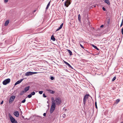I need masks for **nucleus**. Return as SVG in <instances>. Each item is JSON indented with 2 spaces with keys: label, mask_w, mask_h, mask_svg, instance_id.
Returning <instances> with one entry per match:
<instances>
[{
  "label": "nucleus",
  "mask_w": 123,
  "mask_h": 123,
  "mask_svg": "<svg viewBox=\"0 0 123 123\" xmlns=\"http://www.w3.org/2000/svg\"><path fill=\"white\" fill-rule=\"evenodd\" d=\"M51 100H53V102H55V103L56 105H59L61 103L62 100L61 98L59 97H56L55 99L54 100L53 97L51 98Z\"/></svg>",
  "instance_id": "1"
},
{
  "label": "nucleus",
  "mask_w": 123,
  "mask_h": 123,
  "mask_svg": "<svg viewBox=\"0 0 123 123\" xmlns=\"http://www.w3.org/2000/svg\"><path fill=\"white\" fill-rule=\"evenodd\" d=\"M9 117L10 121L12 123H18L15 120V119L12 117L10 114L9 115Z\"/></svg>",
  "instance_id": "2"
},
{
  "label": "nucleus",
  "mask_w": 123,
  "mask_h": 123,
  "mask_svg": "<svg viewBox=\"0 0 123 123\" xmlns=\"http://www.w3.org/2000/svg\"><path fill=\"white\" fill-rule=\"evenodd\" d=\"M37 72H26L25 74V75L27 76H29L34 74H37Z\"/></svg>",
  "instance_id": "3"
},
{
  "label": "nucleus",
  "mask_w": 123,
  "mask_h": 123,
  "mask_svg": "<svg viewBox=\"0 0 123 123\" xmlns=\"http://www.w3.org/2000/svg\"><path fill=\"white\" fill-rule=\"evenodd\" d=\"M10 81V79L8 78L4 80L3 82V84L4 85H6L9 83Z\"/></svg>",
  "instance_id": "4"
},
{
  "label": "nucleus",
  "mask_w": 123,
  "mask_h": 123,
  "mask_svg": "<svg viewBox=\"0 0 123 123\" xmlns=\"http://www.w3.org/2000/svg\"><path fill=\"white\" fill-rule=\"evenodd\" d=\"M15 98V96H14L12 95L11 96L9 101V103L11 104L14 100Z\"/></svg>",
  "instance_id": "5"
},
{
  "label": "nucleus",
  "mask_w": 123,
  "mask_h": 123,
  "mask_svg": "<svg viewBox=\"0 0 123 123\" xmlns=\"http://www.w3.org/2000/svg\"><path fill=\"white\" fill-rule=\"evenodd\" d=\"M71 3L69 0H66L65 3L64 5L66 7H67Z\"/></svg>",
  "instance_id": "6"
},
{
  "label": "nucleus",
  "mask_w": 123,
  "mask_h": 123,
  "mask_svg": "<svg viewBox=\"0 0 123 123\" xmlns=\"http://www.w3.org/2000/svg\"><path fill=\"white\" fill-rule=\"evenodd\" d=\"M52 105H51V108L55 109L56 107V104L55 103L53 102V100H52Z\"/></svg>",
  "instance_id": "7"
},
{
  "label": "nucleus",
  "mask_w": 123,
  "mask_h": 123,
  "mask_svg": "<svg viewBox=\"0 0 123 123\" xmlns=\"http://www.w3.org/2000/svg\"><path fill=\"white\" fill-rule=\"evenodd\" d=\"M23 80V79H22L19 80H18L14 84L15 86H16V85L20 83Z\"/></svg>",
  "instance_id": "8"
},
{
  "label": "nucleus",
  "mask_w": 123,
  "mask_h": 123,
  "mask_svg": "<svg viewBox=\"0 0 123 123\" xmlns=\"http://www.w3.org/2000/svg\"><path fill=\"white\" fill-rule=\"evenodd\" d=\"M13 114L17 117H18L19 116V113L18 111L14 112Z\"/></svg>",
  "instance_id": "9"
},
{
  "label": "nucleus",
  "mask_w": 123,
  "mask_h": 123,
  "mask_svg": "<svg viewBox=\"0 0 123 123\" xmlns=\"http://www.w3.org/2000/svg\"><path fill=\"white\" fill-rule=\"evenodd\" d=\"M30 86H27L26 87L24 88V91L26 92L27 91H28L29 89Z\"/></svg>",
  "instance_id": "10"
},
{
  "label": "nucleus",
  "mask_w": 123,
  "mask_h": 123,
  "mask_svg": "<svg viewBox=\"0 0 123 123\" xmlns=\"http://www.w3.org/2000/svg\"><path fill=\"white\" fill-rule=\"evenodd\" d=\"M46 91L49 92L51 94H54L55 92L54 91L50 89H47Z\"/></svg>",
  "instance_id": "11"
},
{
  "label": "nucleus",
  "mask_w": 123,
  "mask_h": 123,
  "mask_svg": "<svg viewBox=\"0 0 123 123\" xmlns=\"http://www.w3.org/2000/svg\"><path fill=\"white\" fill-rule=\"evenodd\" d=\"M91 97L89 94H86L84 96V98L87 99L88 98V96Z\"/></svg>",
  "instance_id": "12"
},
{
  "label": "nucleus",
  "mask_w": 123,
  "mask_h": 123,
  "mask_svg": "<svg viewBox=\"0 0 123 123\" xmlns=\"http://www.w3.org/2000/svg\"><path fill=\"white\" fill-rule=\"evenodd\" d=\"M104 1L105 3H107L108 5H110V3L109 0H105Z\"/></svg>",
  "instance_id": "13"
},
{
  "label": "nucleus",
  "mask_w": 123,
  "mask_h": 123,
  "mask_svg": "<svg viewBox=\"0 0 123 123\" xmlns=\"http://www.w3.org/2000/svg\"><path fill=\"white\" fill-rule=\"evenodd\" d=\"M69 54L70 55H72V51L70 50L67 49V50Z\"/></svg>",
  "instance_id": "14"
},
{
  "label": "nucleus",
  "mask_w": 123,
  "mask_h": 123,
  "mask_svg": "<svg viewBox=\"0 0 123 123\" xmlns=\"http://www.w3.org/2000/svg\"><path fill=\"white\" fill-rule=\"evenodd\" d=\"M9 23V20H7L6 21L5 23V26H7Z\"/></svg>",
  "instance_id": "15"
},
{
  "label": "nucleus",
  "mask_w": 123,
  "mask_h": 123,
  "mask_svg": "<svg viewBox=\"0 0 123 123\" xmlns=\"http://www.w3.org/2000/svg\"><path fill=\"white\" fill-rule=\"evenodd\" d=\"M55 109L51 108L50 109V112L51 114L55 110Z\"/></svg>",
  "instance_id": "16"
},
{
  "label": "nucleus",
  "mask_w": 123,
  "mask_h": 123,
  "mask_svg": "<svg viewBox=\"0 0 123 123\" xmlns=\"http://www.w3.org/2000/svg\"><path fill=\"white\" fill-rule=\"evenodd\" d=\"M25 93V92L24 91H22L20 92V95H22Z\"/></svg>",
  "instance_id": "17"
},
{
  "label": "nucleus",
  "mask_w": 123,
  "mask_h": 123,
  "mask_svg": "<svg viewBox=\"0 0 123 123\" xmlns=\"http://www.w3.org/2000/svg\"><path fill=\"white\" fill-rule=\"evenodd\" d=\"M51 39L53 40V41H55V38L54 37L53 35H52L51 37Z\"/></svg>",
  "instance_id": "18"
},
{
  "label": "nucleus",
  "mask_w": 123,
  "mask_h": 123,
  "mask_svg": "<svg viewBox=\"0 0 123 123\" xmlns=\"http://www.w3.org/2000/svg\"><path fill=\"white\" fill-rule=\"evenodd\" d=\"M101 35V33H97L95 35V36L96 37H97L98 36H100Z\"/></svg>",
  "instance_id": "19"
},
{
  "label": "nucleus",
  "mask_w": 123,
  "mask_h": 123,
  "mask_svg": "<svg viewBox=\"0 0 123 123\" xmlns=\"http://www.w3.org/2000/svg\"><path fill=\"white\" fill-rule=\"evenodd\" d=\"M87 99H85V98H83V104L84 105H85V104L86 103V101Z\"/></svg>",
  "instance_id": "20"
},
{
  "label": "nucleus",
  "mask_w": 123,
  "mask_h": 123,
  "mask_svg": "<svg viewBox=\"0 0 123 123\" xmlns=\"http://www.w3.org/2000/svg\"><path fill=\"white\" fill-rule=\"evenodd\" d=\"M92 46H93V47L95 49H97V50H99V49L96 46H95L93 44H92Z\"/></svg>",
  "instance_id": "21"
},
{
  "label": "nucleus",
  "mask_w": 123,
  "mask_h": 123,
  "mask_svg": "<svg viewBox=\"0 0 123 123\" xmlns=\"http://www.w3.org/2000/svg\"><path fill=\"white\" fill-rule=\"evenodd\" d=\"M50 2H49V3H48V4L47 6V7L46 8V10L48 9L49 7V6H50Z\"/></svg>",
  "instance_id": "22"
},
{
  "label": "nucleus",
  "mask_w": 123,
  "mask_h": 123,
  "mask_svg": "<svg viewBox=\"0 0 123 123\" xmlns=\"http://www.w3.org/2000/svg\"><path fill=\"white\" fill-rule=\"evenodd\" d=\"M78 19H79V21H81V16H80V14H79L78 15Z\"/></svg>",
  "instance_id": "23"
},
{
  "label": "nucleus",
  "mask_w": 123,
  "mask_h": 123,
  "mask_svg": "<svg viewBox=\"0 0 123 123\" xmlns=\"http://www.w3.org/2000/svg\"><path fill=\"white\" fill-rule=\"evenodd\" d=\"M67 65L70 68H71L72 69H73V67L68 63L67 64Z\"/></svg>",
  "instance_id": "24"
},
{
  "label": "nucleus",
  "mask_w": 123,
  "mask_h": 123,
  "mask_svg": "<svg viewBox=\"0 0 123 123\" xmlns=\"http://www.w3.org/2000/svg\"><path fill=\"white\" fill-rule=\"evenodd\" d=\"M120 101V99H118L116 100V104H117L118 102H119Z\"/></svg>",
  "instance_id": "25"
},
{
  "label": "nucleus",
  "mask_w": 123,
  "mask_h": 123,
  "mask_svg": "<svg viewBox=\"0 0 123 123\" xmlns=\"http://www.w3.org/2000/svg\"><path fill=\"white\" fill-rule=\"evenodd\" d=\"M32 95L30 94L27 96V97L29 98H31L32 97Z\"/></svg>",
  "instance_id": "26"
},
{
  "label": "nucleus",
  "mask_w": 123,
  "mask_h": 123,
  "mask_svg": "<svg viewBox=\"0 0 123 123\" xmlns=\"http://www.w3.org/2000/svg\"><path fill=\"white\" fill-rule=\"evenodd\" d=\"M31 94L32 95H33L35 94V93L34 92H33L31 93Z\"/></svg>",
  "instance_id": "27"
},
{
  "label": "nucleus",
  "mask_w": 123,
  "mask_h": 123,
  "mask_svg": "<svg viewBox=\"0 0 123 123\" xmlns=\"http://www.w3.org/2000/svg\"><path fill=\"white\" fill-rule=\"evenodd\" d=\"M116 76H115V77H114L112 79V81H114V80H115V79H116Z\"/></svg>",
  "instance_id": "28"
},
{
  "label": "nucleus",
  "mask_w": 123,
  "mask_h": 123,
  "mask_svg": "<svg viewBox=\"0 0 123 123\" xmlns=\"http://www.w3.org/2000/svg\"><path fill=\"white\" fill-rule=\"evenodd\" d=\"M63 23H62L60 25V26L59 27L61 29L62 28L63 26Z\"/></svg>",
  "instance_id": "29"
},
{
  "label": "nucleus",
  "mask_w": 123,
  "mask_h": 123,
  "mask_svg": "<svg viewBox=\"0 0 123 123\" xmlns=\"http://www.w3.org/2000/svg\"><path fill=\"white\" fill-rule=\"evenodd\" d=\"M123 25V19H122V22L121 23V25H120V27H121Z\"/></svg>",
  "instance_id": "30"
},
{
  "label": "nucleus",
  "mask_w": 123,
  "mask_h": 123,
  "mask_svg": "<svg viewBox=\"0 0 123 123\" xmlns=\"http://www.w3.org/2000/svg\"><path fill=\"white\" fill-rule=\"evenodd\" d=\"M95 106L96 108L97 109L98 108H97V102L96 101V102H95Z\"/></svg>",
  "instance_id": "31"
},
{
  "label": "nucleus",
  "mask_w": 123,
  "mask_h": 123,
  "mask_svg": "<svg viewBox=\"0 0 123 123\" xmlns=\"http://www.w3.org/2000/svg\"><path fill=\"white\" fill-rule=\"evenodd\" d=\"M66 114H64L62 115V117L63 118H65L66 117Z\"/></svg>",
  "instance_id": "32"
},
{
  "label": "nucleus",
  "mask_w": 123,
  "mask_h": 123,
  "mask_svg": "<svg viewBox=\"0 0 123 123\" xmlns=\"http://www.w3.org/2000/svg\"><path fill=\"white\" fill-rule=\"evenodd\" d=\"M50 79L51 80H53L54 79V78L53 76H51Z\"/></svg>",
  "instance_id": "33"
},
{
  "label": "nucleus",
  "mask_w": 123,
  "mask_h": 123,
  "mask_svg": "<svg viewBox=\"0 0 123 123\" xmlns=\"http://www.w3.org/2000/svg\"><path fill=\"white\" fill-rule=\"evenodd\" d=\"M39 93L40 94H42L43 93V91H39Z\"/></svg>",
  "instance_id": "34"
},
{
  "label": "nucleus",
  "mask_w": 123,
  "mask_h": 123,
  "mask_svg": "<svg viewBox=\"0 0 123 123\" xmlns=\"http://www.w3.org/2000/svg\"><path fill=\"white\" fill-rule=\"evenodd\" d=\"M25 101H26V100H25V99H24V100H23L22 101L21 103H24L25 102Z\"/></svg>",
  "instance_id": "35"
},
{
  "label": "nucleus",
  "mask_w": 123,
  "mask_h": 123,
  "mask_svg": "<svg viewBox=\"0 0 123 123\" xmlns=\"http://www.w3.org/2000/svg\"><path fill=\"white\" fill-rule=\"evenodd\" d=\"M80 47H81L82 48H83V49H84V47L81 44H80Z\"/></svg>",
  "instance_id": "36"
},
{
  "label": "nucleus",
  "mask_w": 123,
  "mask_h": 123,
  "mask_svg": "<svg viewBox=\"0 0 123 123\" xmlns=\"http://www.w3.org/2000/svg\"><path fill=\"white\" fill-rule=\"evenodd\" d=\"M61 29L59 27L58 29H57L56 30V31H57L60 30Z\"/></svg>",
  "instance_id": "37"
},
{
  "label": "nucleus",
  "mask_w": 123,
  "mask_h": 123,
  "mask_svg": "<svg viewBox=\"0 0 123 123\" xmlns=\"http://www.w3.org/2000/svg\"><path fill=\"white\" fill-rule=\"evenodd\" d=\"M43 96L44 97V98H46V97L47 96L46 95H45V94H44V93H43Z\"/></svg>",
  "instance_id": "38"
},
{
  "label": "nucleus",
  "mask_w": 123,
  "mask_h": 123,
  "mask_svg": "<svg viewBox=\"0 0 123 123\" xmlns=\"http://www.w3.org/2000/svg\"><path fill=\"white\" fill-rule=\"evenodd\" d=\"M121 33L122 34H123V27L121 29Z\"/></svg>",
  "instance_id": "39"
},
{
  "label": "nucleus",
  "mask_w": 123,
  "mask_h": 123,
  "mask_svg": "<svg viewBox=\"0 0 123 123\" xmlns=\"http://www.w3.org/2000/svg\"><path fill=\"white\" fill-rule=\"evenodd\" d=\"M102 9L104 11H105L106 10L105 8L104 7H102Z\"/></svg>",
  "instance_id": "40"
},
{
  "label": "nucleus",
  "mask_w": 123,
  "mask_h": 123,
  "mask_svg": "<svg viewBox=\"0 0 123 123\" xmlns=\"http://www.w3.org/2000/svg\"><path fill=\"white\" fill-rule=\"evenodd\" d=\"M64 62L67 65V64L68 63L67 62L65 61H64Z\"/></svg>",
  "instance_id": "41"
},
{
  "label": "nucleus",
  "mask_w": 123,
  "mask_h": 123,
  "mask_svg": "<svg viewBox=\"0 0 123 123\" xmlns=\"http://www.w3.org/2000/svg\"><path fill=\"white\" fill-rule=\"evenodd\" d=\"M8 0H5L4 2L5 3H6L8 2Z\"/></svg>",
  "instance_id": "42"
},
{
  "label": "nucleus",
  "mask_w": 123,
  "mask_h": 123,
  "mask_svg": "<svg viewBox=\"0 0 123 123\" xmlns=\"http://www.w3.org/2000/svg\"><path fill=\"white\" fill-rule=\"evenodd\" d=\"M3 100L1 102H0V104L1 105L3 104Z\"/></svg>",
  "instance_id": "43"
},
{
  "label": "nucleus",
  "mask_w": 123,
  "mask_h": 123,
  "mask_svg": "<svg viewBox=\"0 0 123 123\" xmlns=\"http://www.w3.org/2000/svg\"><path fill=\"white\" fill-rule=\"evenodd\" d=\"M110 22V20L109 19V20H108V22H107V23L108 24H109Z\"/></svg>",
  "instance_id": "44"
},
{
  "label": "nucleus",
  "mask_w": 123,
  "mask_h": 123,
  "mask_svg": "<svg viewBox=\"0 0 123 123\" xmlns=\"http://www.w3.org/2000/svg\"><path fill=\"white\" fill-rule=\"evenodd\" d=\"M43 116H46V113H44L43 114Z\"/></svg>",
  "instance_id": "45"
},
{
  "label": "nucleus",
  "mask_w": 123,
  "mask_h": 123,
  "mask_svg": "<svg viewBox=\"0 0 123 123\" xmlns=\"http://www.w3.org/2000/svg\"><path fill=\"white\" fill-rule=\"evenodd\" d=\"M104 27V25H101L100 26V27Z\"/></svg>",
  "instance_id": "46"
},
{
  "label": "nucleus",
  "mask_w": 123,
  "mask_h": 123,
  "mask_svg": "<svg viewBox=\"0 0 123 123\" xmlns=\"http://www.w3.org/2000/svg\"><path fill=\"white\" fill-rule=\"evenodd\" d=\"M22 118H24V117H23V116L22 117Z\"/></svg>",
  "instance_id": "47"
},
{
  "label": "nucleus",
  "mask_w": 123,
  "mask_h": 123,
  "mask_svg": "<svg viewBox=\"0 0 123 123\" xmlns=\"http://www.w3.org/2000/svg\"><path fill=\"white\" fill-rule=\"evenodd\" d=\"M35 11H36V10H34V12H35Z\"/></svg>",
  "instance_id": "48"
},
{
  "label": "nucleus",
  "mask_w": 123,
  "mask_h": 123,
  "mask_svg": "<svg viewBox=\"0 0 123 123\" xmlns=\"http://www.w3.org/2000/svg\"><path fill=\"white\" fill-rule=\"evenodd\" d=\"M47 103H48V101H47Z\"/></svg>",
  "instance_id": "49"
},
{
  "label": "nucleus",
  "mask_w": 123,
  "mask_h": 123,
  "mask_svg": "<svg viewBox=\"0 0 123 123\" xmlns=\"http://www.w3.org/2000/svg\"><path fill=\"white\" fill-rule=\"evenodd\" d=\"M121 123H123V122H122Z\"/></svg>",
  "instance_id": "50"
},
{
  "label": "nucleus",
  "mask_w": 123,
  "mask_h": 123,
  "mask_svg": "<svg viewBox=\"0 0 123 123\" xmlns=\"http://www.w3.org/2000/svg\"><path fill=\"white\" fill-rule=\"evenodd\" d=\"M64 0H62V1H63Z\"/></svg>",
  "instance_id": "51"
}]
</instances>
